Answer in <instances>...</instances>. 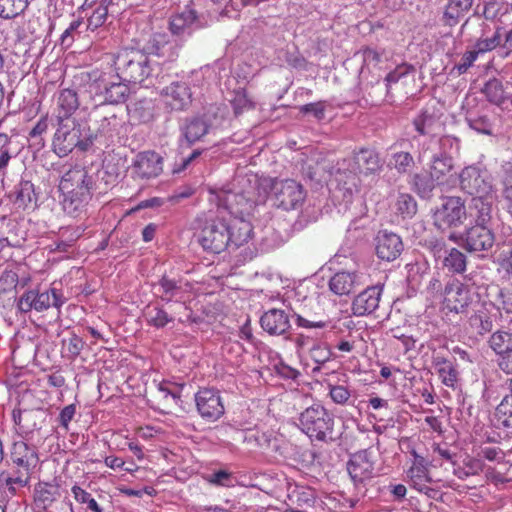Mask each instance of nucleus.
Returning <instances> with one entry per match:
<instances>
[{"mask_svg": "<svg viewBox=\"0 0 512 512\" xmlns=\"http://www.w3.org/2000/svg\"><path fill=\"white\" fill-rule=\"evenodd\" d=\"M211 203L231 213L248 214L262 200L259 179L255 174H238L233 181L220 188H210Z\"/></svg>", "mask_w": 512, "mask_h": 512, "instance_id": "1", "label": "nucleus"}, {"mask_svg": "<svg viewBox=\"0 0 512 512\" xmlns=\"http://www.w3.org/2000/svg\"><path fill=\"white\" fill-rule=\"evenodd\" d=\"M58 188L62 195L63 210L77 217L85 210L93 192L98 189L96 175L85 167L74 166L62 175Z\"/></svg>", "mask_w": 512, "mask_h": 512, "instance_id": "2", "label": "nucleus"}, {"mask_svg": "<svg viewBox=\"0 0 512 512\" xmlns=\"http://www.w3.org/2000/svg\"><path fill=\"white\" fill-rule=\"evenodd\" d=\"M230 237L226 214L220 213L217 206V211H210L200 227L198 241L205 250L220 253L229 246Z\"/></svg>", "mask_w": 512, "mask_h": 512, "instance_id": "3", "label": "nucleus"}, {"mask_svg": "<svg viewBox=\"0 0 512 512\" xmlns=\"http://www.w3.org/2000/svg\"><path fill=\"white\" fill-rule=\"evenodd\" d=\"M297 425L310 439L326 442L333 439L334 418L320 404H313L302 411Z\"/></svg>", "mask_w": 512, "mask_h": 512, "instance_id": "4", "label": "nucleus"}, {"mask_svg": "<svg viewBox=\"0 0 512 512\" xmlns=\"http://www.w3.org/2000/svg\"><path fill=\"white\" fill-rule=\"evenodd\" d=\"M452 145V140L449 137H443L440 139L431 138L425 141L418 155V160L422 161L427 151L434 152L429 173L440 183L443 184L445 182V177L450 173L453 168V159L449 156L444 148Z\"/></svg>", "mask_w": 512, "mask_h": 512, "instance_id": "5", "label": "nucleus"}, {"mask_svg": "<svg viewBox=\"0 0 512 512\" xmlns=\"http://www.w3.org/2000/svg\"><path fill=\"white\" fill-rule=\"evenodd\" d=\"M85 150L87 143L83 140L80 124L73 120H58L53 138V149L59 157H65L74 148Z\"/></svg>", "mask_w": 512, "mask_h": 512, "instance_id": "6", "label": "nucleus"}, {"mask_svg": "<svg viewBox=\"0 0 512 512\" xmlns=\"http://www.w3.org/2000/svg\"><path fill=\"white\" fill-rule=\"evenodd\" d=\"M65 302L60 290L52 287L40 292L37 289L25 291L18 299V309L21 312L28 313L32 310L42 312L50 307L60 308Z\"/></svg>", "mask_w": 512, "mask_h": 512, "instance_id": "7", "label": "nucleus"}, {"mask_svg": "<svg viewBox=\"0 0 512 512\" xmlns=\"http://www.w3.org/2000/svg\"><path fill=\"white\" fill-rule=\"evenodd\" d=\"M271 189L277 205L284 210L300 207L306 197L302 185L293 179H276L272 182Z\"/></svg>", "mask_w": 512, "mask_h": 512, "instance_id": "8", "label": "nucleus"}, {"mask_svg": "<svg viewBox=\"0 0 512 512\" xmlns=\"http://www.w3.org/2000/svg\"><path fill=\"white\" fill-rule=\"evenodd\" d=\"M467 212L464 203L459 197L443 199L440 207L434 213V224L439 229L458 227L466 219Z\"/></svg>", "mask_w": 512, "mask_h": 512, "instance_id": "9", "label": "nucleus"}, {"mask_svg": "<svg viewBox=\"0 0 512 512\" xmlns=\"http://www.w3.org/2000/svg\"><path fill=\"white\" fill-rule=\"evenodd\" d=\"M163 157L152 150L139 152L130 166L131 176L138 180H151L163 172Z\"/></svg>", "mask_w": 512, "mask_h": 512, "instance_id": "10", "label": "nucleus"}, {"mask_svg": "<svg viewBox=\"0 0 512 512\" xmlns=\"http://www.w3.org/2000/svg\"><path fill=\"white\" fill-rule=\"evenodd\" d=\"M460 185L463 191L473 197L494 193L490 175L477 166H468L462 170Z\"/></svg>", "mask_w": 512, "mask_h": 512, "instance_id": "11", "label": "nucleus"}, {"mask_svg": "<svg viewBox=\"0 0 512 512\" xmlns=\"http://www.w3.org/2000/svg\"><path fill=\"white\" fill-rule=\"evenodd\" d=\"M383 161L379 153L373 149L362 148L356 152L352 159L343 160L342 168L352 174L372 175L382 170Z\"/></svg>", "mask_w": 512, "mask_h": 512, "instance_id": "12", "label": "nucleus"}, {"mask_svg": "<svg viewBox=\"0 0 512 512\" xmlns=\"http://www.w3.org/2000/svg\"><path fill=\"white\" fill-rule=\"evenodd\" d=\"M197 411L207 421L214 422L224 414L220 394L214 389H201L195 395Z\"/></svg>", "mask_w": 512, "mask_h": 512, "instance_id": "13", "label": "nucleus"}, {"mask_svg": "<svg viewBox=\"0 0 512 512\" xmlns=\"http://www.w3.org/2000/svg\"><path fill=\"white\" fill-rule=\"evenodd\" d=\"M147 39L142 46L146 54H152L160 57L172 59L176 56L178 43L175 39L176 34H145Z\"/></svg>", "mask_w": 512, "mask_h": 512, "instance_id": "14", "label": "nucleus"}, {"mask_svg": "<svg viewBox=\"0 0 512 512\" xmlns=\"http://www.w3.org/2000/svg\"><path fill=\"white\" fill-rule=\"evenodd\" d=\"M471 302L469 286L459 280L449 282L444 290V305L451 312L463 311Z\"/></svg>", "mask_w": 512, "mask_h": 512, "instance_id": "15", "label": "nucleus"}, {"mask_svg": "<svg viewBox=\"0 0 512 512\" xmlns=\"http://www.w3.org/2000/svg\"><path fill=\"white\" fill-rule=\"evenodd\" d=\"M403 250V243L395 233L379 231L375 238V252L379 259L387 262L397 259Z\"/></svg>", "mask_w": 512, "mask_h": 512, "instance_id": "16", "label": "nucleus"}, {"mask_svg": "<svg viewBox=\"0 0 512 512\" xmlns=\"http://www.w3.org/2000/svg\"><path fill=\"white\" fill-rule=\"evenodd\" d=\"M383 285L377 284L367 287L359 293L352 302L351 310L355 316H366L372 314L378 307L381 300Z\"/></svg>", "mask_w": 512, "mask_h": 512, "instance_id": "17", "label": "nucleus"}, {"mask_svg": "<svg viewBox=\"0 0 512 512\" xmlns=\"http://www.w3.org/2000/svg\"><path fill=\"white\" fill-rule=\"evenodd\" d=\"M219 212L229 216L227 222L229 224V235H231V241L229 246L235 248L248 242L252 234V225L246 221L243 217L245 214H233L230 210H223L219 208Z\"/></svg>", "mask_w": 512, "mask_h": 512, "instance_id": "18", "label": "nucleus"}, {"mask_svg": "<svg viewBox=\"0 0 512 512\" xmlns=\"http://www.w3.org/2000/svg\"><path fill=\"white\" fill-rule=\"evenodd\" d=\"M494 241V234L488 226L475 225L466 233L464 248L469 252H484L493 247Z\"/></svg>", "mask_w": 512, "mask_h": 512, "instance_id": "19", "label": "nucleus"}, {"mask_svg": "<svg viewBox=\"0 0 512 512\" xmlns=\"http://www.w3.org/2000/svg\"><path fill=\"white\" fill-rule=\"evenodd\" d=\"M163 101L171 110L181 111L191 103V92L186 83L176 82L167 86L161 93Z\"/></svg>", "mask_w": 512, "mask_h": 512, "instance_id": "20", "label": "nucleus"}, {"mask_svg": "<svg viewBox=\"0 0 512 512\" xmlns=\"http://www.w3.org/2000/svg\"><path fill=\"white\" fill-rule=\"evenodd\" d=\"M54 99L56 120H73L71 117L79 107L77 92L69 88L61 89L54 95Z\"/></svg>", "mask_w": 512, "mask_h": 512, "instance_id": "21", "label": "nucleus"}, {"mask_svg": "<svg viewBox=\"0 0 512 512\" xmlns=\"http://www.w3.org/2000/svg\"><path fill=\"white\" fill-rule=\"evenodd\" d=\"M347 470L355 483H363L373 476L374 466L367 451L354 454L347 464Z\"/></svg>", "mask_w": 512, "mask_h": 512, "instance_id": "22", "label": "nucleus"}, {"mask_svg": "<svg viewBox=\"0 0 512 512\" xmlns=\"http://www.w3.org/2000/svg\"><path fill=\"white\" fill-rule=\"evenodd\" d=\"M495 193L473 197L469 205V215L476 222V225L487 226L492 219Z\"/></svg>", "mask_w": 512, "mask_h": 512, "instance_id": "23", "label": "nucleus"}, {"mask_svg": "<svg viewBox=\"0 0 512 512\" xmlns=\"http://www.w3.org/2000/svg\"><path fill=\"white\" fill-rule=\"evenodd\" d=\"M261 327L271 335H282L290 328L287 313L281 309H270L260 318Z\"/></svg>", "mask_w": 512, "mask_h": 512, "instance_id": "24", "label": "nucleus"}, {"mask_svg": "<svg viewBox=\"0 0 512 512\" xmlns=\"http://www.w3.org/2000/svg\"><path fill=\"white\" fill-rule=\"evenodd\" d=\"M181 134L188 146L200 141L211 129V123L206 116L187 119L181 126Z\"/></svg>", "mask_w": 512, "mask_h": 512, "instance_id": "25", "label": "nucleus"}, {"mask_svg": "<svg viewBox=\"0 0 512 512\" xmlns=\"http://www.w3.org/2000/svg\"><path fill=\"white\" fill-rule=\"evenodd\" d=\"M359 284L360 276L356 272H337L329 280L330 290L338 296L349 295Z\"/></svg>", "mask_w": 512, "mask_h": 512, "instance_id": "26", "label": "nucleus"}, {"mask_svg": "<svg viewBox=\"0 0 512 512\" xmlns=\"http://www.w3.org/2000/svg\"><path fill=\"white\" fill-rule=\"evenodd\" d=\"M203 27L202 17L191 6H186L181 12L171 17V32H180L185 29H201Z\"/></svg>", "mask_w": 512, "mask_h": 512, "instance_id": "27", "label": "nucleus"}, {"mask_svg": "<svg viewBox=\"0 0 512 512\" xmlns=\"http://www.w3.org/2000/svg\"><path fill=\"white\" fill-rule=\"evenodd\" d=\"M11 459L18 468H25L26 470H32L38 462L35 449L23 441L13 444Z\"/></svg>", "mask_w": 512, "mask_h": 512, "instance_id": "28", "label": "nucleus"}, {"mask_svg": "<svg viewBox=\"0 0 512 512\" xmlns=\"http://www.w3.org/2000/svg\"><path fill=\"white\" fill-rule=\"evenodd\" d=\"M407 478L409 479L410 486L413 489L425 494L432 491V489L429 488V484L432 479L425 464H421L420 462L412 463L411 467L407 471Z\"/></svg>", "mask_w": 512, "mask_h": 512, "instance_id": "29", "label": "nucleus"}, {"mask_svg": "<svg viewBox=\"0 0 512 512\" xmlns=\"http://www.w3.org/2000/svg\"><path fill=\"white\" fill-rule=\"evenodd\" d=\"M150 73L151 69L148 66L147 58L143 55H139L138 59L128 60L123 69L126 80L132 83L143 82Z\"/></svg>", "mask_w": 512, "mask_h": 512, "instance_id": "30", "label": "nucleus"}, {"mask_svg": "<svg viewBox=\"0 0 512 512\" xmlns=\"http://www.w3.org/2000/svg\"><path fill=\"white\" fill-rule=\"evenodd\" d=\"M156 294L162 301H180L183 298V289L180 283L163 276L159 282L155 285Z\"/></svg>", "mask_w": 512, "mask_h": 512, "instance_id": "31", "label": "nucleus"}, {"mask_svg": "<svg viewBox=\"0 0 512 512\" xmlns=\"http://www.w3.org/2000/svg\"><path fill=\"white\" fill-rule=\"evenodd\" d=\"M473 0H450L443 14L446 26L454 27L470 10Z\"/></svg>", "mask_w": 512, "mask_h": 512, "instance_id": "32", "label": "nucleus"}, {"mask_svg": "<svg viewBox=\"0 0 512 512\" xmlns=\"http://www.w3.org/2000/svg\"><path fill=\"white\" fill-rule=\"evenodd\" d=\"M434 364L441 382L449 388H455L459 379L456 365L445 357L440 356L434 359Z\"/></svg>", "mask_w": 512, "mask_h": 512, "instance_id": "33", "label": "nucleus"}, {"mask_svg": "<svg viewBox=\"0 0 512 512\" xmlns=\"http://www.w3.org/2000/svg\"><path fill=\"white\" fill-rule=\"evenodd\" d=\"M483 469V462L469 455L464 457L461 464L453 462V474L460 480H466L470 476L478 475Z\"/></svg>", "mask_w": 512, "mask_h": 512, "instance_id": "34", "label": "nucleus"}, {"mask_svg": "<svg viewBox=\"0 0 512 512\" xmlns=\"http://www.w3.org/2000/svg\"><path fill=\"white\" fill-rule=\"evenodd\" d=\"M101 88V94L104 96L103 102L116 104L125 101L128 95V87L123 83H105L103 87L101 84L97 85Z\"/></svg>", "mask_w": 512, "mask_h": 512, "instance_id": "35", "label": "nucleus"}, {"mask_svg": "<svg viewBox=\"0 0 512 512\" xmlns=\"http://www.w3.org/2000/svg\"><path fill=\"white\" fill-rule=\"evenodd\" d=\"M441 261L443 267L453 273H462L466 269V257L456 248H450Z\"/></svg>", "mask_w": 512, "mask_h": 512, "instance_id": "36", "label": "nucleus"}, {"mask_svg": "<svg viewBox=\"0 0 512 512\" xmlns=\"http://www.w3.org/2000/svg\"><path fill=\"white\" fill-rule=\"evenodd\" d=\"M413 185L416 192L423 198L429 197L437 185H441L430 173L415 174L413 176Z\"/></svg>", "mask_w": 512, "mask_h": 512, "instance_id": "37", "label": "nucleus"}, {"mask_svg": "<svg viewBox=\"0 0 512 512\" xmlns=\"http://www.w3.org/2000/svg\"><path fill=\"white\" fill-rule=\"evenodd\" d=\"M122 124L123 121L115 114L106 115L99 121L97 132L101 136L113 137L119 132Z\"/></svg>", "mask_w": 512, "mask_h": 512, "instance_id": "38", "label": "nucleus"}, {"mask_svg": "<svg viewBox=\"0 0 512 512\" xmlns=\"http://www.w3.org/2000/svg\"><path fill=\"white\" fill-rule=\"evenodd\" d=\"M28 6V0H0V16L10 19L20 15Z\"/></svg>", "mask_w": 512, "mask_h": 512, "instance_id": "39", "label": "nucleus"}, {"mask_svg": "<svg viewBox=\"0 0 512 512\" xmlns=\"http://www.w3.org/2000/svg\"><path fill=\"white\" fill-rule=\"evenodd\" d=\"M14 157L11 149V139L6 134H0V179L3 180L7 174V168Z\"/></svg>", "mask_w": 512, "mask_h": 512, "instance_id": "40", "label": "nucleus"}, {"mask_svg": "<svg viewBox=\"0 0 512 512\" xmlns=\"http://www.w3.org/2000/svg\"><path fill=\"white\" fill-rule=\"evenodd\" d=\"M395 210L403 218L412 217L417 211V204L410 194L401 193L395 202Z\"/></svg>", "mask_w": 512, "mask_h": 512, "instance_id": "41", "label": "nucleus"}, {"mask_svg": "<svg viewBox=\"0 0 512 512\" xmlns=\"http://www.w3.org/2000/svg\"><path fill=\"white\" fill-rule=\"evenodd\" d=\"M16 201L26 207L32 202H36V195L34 191V184L31 181L28 180H22L17 186H16Z\"/></svg>", "mask_w": 512, "mask_h": 512, "instance_id": "42", "label": "nucleus"}, {"mask_svg": "<svg viewBox=\"0 0 512 512\" xmlns=\"http://www.w3.org/2000/svg\"><path fill=\"white\" fill-rule=\"evenodd\" d=\"M488 344L497 355L512 347V334L498 330L490 336Z\"/></svg>", "mask_w": 512, "mask_h": 512, "instance_id": "43", "label": "nucleus"}, {"mask_svg": "<svg viewBox=\"0 0 512 512\" xmlns=\"http://www.w3.org/2000/svg\"><path fill=\"white\" fill-rule=\"evenodd\" d=\"M36 498L44 504H50L60 497L59 486L52 483L40 482L35 488Z\"/></svg>", "mask_w": 512, "mask_h": 512, "instance_id": "44", "label": "nucleus"}, {"mask_svg": "<svg viewBox=\"0 0 512 512\" xmlns=\"http://www.w3.org/2000/svg\"><path fill=\"white\" fill-rule=\"evenodd\" d=\"M71 492L73 494L74 499L82 505H86V509L91 512H103V509L97 503V501L92 497V495L81 488L78 485H74L71 488Z\"/></svg>", "mask_w": 512, "mask_h": 512, "instance_id": "45", "label": "nucleus"}, {"mask_svg": "<svg viewBox=\"0 0 512 512\" xmlns=\"http://www.w3.org/2000/svg\"><path fill=\"white\" fill-rule=\"evenodd\" d=\"M483 92L488 100L496 105H500L505 99L503 85L498 79L489 80L485 84Z\"/></svg>", "mask_w": 512, "mask_h": 512, "instance_id": "46", "label": "nucleus"}, {"mask_svg": "<svg viewBox=\"0 0 512 512\" xmlns=\"http://www.w3.org/2000/svg\"><path fill=\"white\" fill-rule=\"evenodd\" d=\"M493 304L498 311L512 314V288H498Z\"/></svg>", "mask_w": 512, "mask_h": 512, "instance_id": "47", "label": "nucleus"}, {"mask_svg": "<svg viewBox=\"0 0 512 512\" xmlns=\"http://www.w3.org/2000/svg\"><path fill=\"white\" fill-rule=\"evenodd\" d=\"M310 358L317 364L313 371H319L321 365L328 362L331 358V351L325 345L321 343H314L312 347L309 349Z\"/></svg>", "mask_w": 512, "mask_h": 512, "instance_id": "48", "label": "nucleus"}, {"mask_svg": "<svg viewBox=\"0 0 512 512\" xmlns=\"http://www.w3.org/2000/svg\"><path fill=\"white\" fill-rule=\"evenodd\" d=\"M31 471L17 467V470L5 479L8 489L15 492L17 487L27 486L30 481Z\"/></svg>", "mask_w": 512, "mask_h": 512, "instance_id": "49", "label": "nucleus"}, {"mask_svg": "<svg viewBox=\"0 0 512 512\" xmlns=\"http://www.w3.org/2000/svg\"><path fill=\"white\" fill-rule=\"evenodd\" d=\"M84 342L77 335L62 340V353L69 359H75L83 349Z\"/></svg>", "mask_w": 512, "mask_h": 512, "instance_id": "50", "label": "nucleus"}, {"mask_svg": "<svg viewBox=\"0 0 512 512\" xmlns=\"http://www.w3.org/2000/svg\"><path fill=\"white\" fill-rule=\"evenodd\" d=\"M496 417L505 427H512V393L506 395L497 406Z\"/></svg>", "mask_w": 512, "mask_h": 512, "instance_id": "51", "label": "nucleus"}, {"mask_svg": "<svg viewBox=\"0 0 512 512\" xmlns=\"http://www.w3.org/2000/svg\"><path fill=\"white\" fill-rule=\"evenodd\" d=\"M146 316L148 323L156 328H163L173 320L164 309L157 306L150 308Z\"/></svg>", "mask_w": 512, "mask_h": 512, "instance_id": "52", "label": "nucleus"}, {"mask_svg": "<svg viewBox=\"0 0 512 512\" xmlns=\"http://www.w3.org/2000/svg\"><path fill=\"white\" fill-rule=\"evenodd\" d=\"M295 323L298 327H302L305 329H326L333 328V325L330 320L323 319H312L309 317H305L301 314L295 313Z\"/></svg>", "mask_w": 512, "mask_h": 512, "instance_id": "53", "label": "nucleus"}, {"mask_svg": "<svg viewBox=\"0 0 512 512\" xmlns=\"http://www.w3.org/2000/svg\"><path fill=\"white\" fill-rule=\"evenodd\" d=\"M232 105L236 114L242 113L243 111L252 109L254 107L252 99L243 89L235 91L234 97L232 99Z\"/></svg>", "mask_w": 512, "mask_h": 512, "instance_id": "54", "label": "nucleus"}, {"mask_svg": "<svg viewBox=\"0 0 512 512\" xmlns=\"http://www.w3.org/2000/svg\"><path fill=\"white\" fill-rule=\"evenodd\" d=\"M414 160L408 152H396L392 155L391 165L399 172L406 173L412 166Z\"/></svg>", "mask_w": 512, "mask_h": 512, "instance_id": "55", "label": "nucleus"}, {"mask_svg": "<svg viewBox=\"0 0 512 512\" xmlns=\"http://www.w3.org/2000/svg\"><path fill=\"white\" fill-rule=\"evenodd\" d=\"M501 41L502 34H492L491 37L479 39L476 42L473 51L476 52V55L478 56L480 53H485L496 48Z\"/></svg>", "mask_w": 512, "mask_h": 512, "instance_id": "56", "label": "nucleus"}, {"mask_svg": "<svg viewBox=\"0 0 512 512\" xmlns=\"http://www.w3.org/2000/svg\"><path fill=\"white\" fill-rule=\"evenodd\" d=\"M468 125L477 133L484 135H492V124L488 117L477 116L474 118H467Z\"/></svg>", "mask_w": 512, "mask_h": 512, "instance_id": "57", "label": "nucleus"}, {"mask_svg": "<svg viewBox=\"0 0 512 512\" xmlns=\"http://www.w3.org/2000/svg\"><path fill=\"white\" fill-rule=\"evenodd\" d=\"M96 3L112 15L118 14L126 5L125 0H85V5L91 6Z\"/></svg>", "mask_w": 512, "mask_h": 512, "instance_id": "58", "label": "nucleus"}, {"mask_svg": "<svg viewBox=\"0 0 512 512\" xmlns=\"http://www.w3.org/2000/svg\"><path fill=\"white\" fill-rule=\"evenodd\" d=\"M434 122V116L429 114L427 111H424L414 119L413 123L416 131L419 134L424 135L430 130Z\"/></svg>", "mask_w": 512, "mask_h": 512, "instance_id": "59", "label": "nucleus"}, {"mask_svg": "<svg viewBox=\"0 0 512 512\" xmlns=\"http://www.w3.org/2000/svg\"><path fill=\"white\" fill-rule=\"evenodd\" d=\"M207 482L215 486L230 487L232 486V474L225 471L219 470L208 475L206 478Z\"/></svg>", "mask_w": 512, "mask_h": 512, "instance_id": "60", "label": "nucleus"}, {"mask_svg": "<svg viewBox=\"0 0 512 512\" xmlns=\"http://www.w3.org/2000/svg\"><path fill=\"white\" fill-rule=\"evenodd\" d=\"M470 323L477 329V332L481 335L490 332L493 328V322L490 317L486 315H474L470 318Z\"/></svg>", "mask_w": 512, "mask_h": 512, "instance_id": "61", "label": "nucleus"}, {"mask_svg": "<svg viewBox=\"0 0 512 512\" xmlns=\"http://www.w3.org/2000/svg\"><path fill=\"white\" fill-rule=\"evenodd\" d=\"M329 395L333 402L341 405L346 404L351 397V393L348 388L342 385L330 386Z\"/></svg>", "mask_w": 512, "mask_h": 512, "instance_id": "62", "label": "nucleus"}, {"mask_svg": "<svg viewBox=\"0 0 512 512\" xmlns=\"http://www.w3.org/2000/svg\"><path fill=\"white\" fill-rule=\"evenodd\" d=\"M497 365L505 374H512V347L497 354Z\"/></svg>", "mask_w": 512, "mask_h": 512, "instance_id": "63", "label": "nucleus"}, {"mask_svg": "<svg viewBox=\"0 0 512 512\" xmlns=\"http://www.w3.org/2000/svg\"><path fill=\"white\" fill-rule=\"evenodd\" d=\"M108 14L109 12L105 8L98 5L88 19V27L92 29L100 27L105 22Z\"/></svg>", "mask_w": 512, "mask_h": 512, "instance_id": "64", "label": "nucleus"}]
</instances>
